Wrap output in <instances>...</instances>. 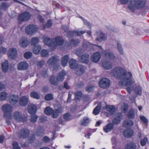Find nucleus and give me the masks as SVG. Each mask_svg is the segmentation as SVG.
<instances>
[{"label": "nucleus", "mask_w": 149, "mask_h": 149, "mask_svg": "<svg viewBox=\"0 0 149 149\" xmlns=\"http://www.w3.org/2000/svg\"><path fill=\"white\" fill-rule=\"evenodd\" d=\"M113 74L115 77L120 80L119 83L120 86H127V90L129 93L130 94L134 86L135 85V81H132L128 76L130 75L131 77V73L129 72L127 74L124 68L120 67H118L113 70Z\"/></svg>", "instance_id": "1"}, {"label": "nucleus", "mask_w": 149, "mask_h": 149, "mask_svg": "<svg viewBox=\"0 0 149 149\" xmlns=\"http://www.w3.org/2000/svg\"><path fill=\"white\" fill-rule=\"evenodd\" d=\"M145 0H130L128 4V8L131 12L134 13L136 9H140L145 6Z\"/></svg>", "instance_id": "2"}, {"label": "nucleus", "mask_w": 149, "mask_h": 149, "mask_svg": "<svg viewBox=\"0 0 149 149\" xmlns=\"http://www.w3.org/2000/svg\"><path fill=\"white\" fill-rule=\"evenodd\" d=\"M2 111L4 112V117L7 118L9 119L11 118L12 112L13 108L9 104H4L1 107Z\"/></svg>", "instance_id": "3"}, {"label": "nucleus", "mask_w": 149, "mask_h": 149, "mask_svg": "<svg viewBox=\"0 0 149 149\" xmlns=\"http://www.w3.org/2000/svg\"><path fill=\"white\" fill-rule=\"evenodd\" d=\"M60 60L58 56H54L48 59L47 62L49 65H54L56 68L54 67V69H56V68H57L59 66L58 62Z\"/></svg>", "instance_id": "4"}, {"label": "nucleus", "mask_w": 149, "mask_h": 149, "mask_svg": "<svg viewBox=\"0 0 149 149\" xmlns=\"http://www.w3.org/2000/svg\"><path fill=\"white\" fill-rule=\"evenodd\" d=\"M30 134L29 130L26 129H22L17 132L19 138L25 139Z\"/></svg>", "instance_id": "5"}, {"label": "nucleus", "mask_w": 149, "mask_h": 149, "mask_svg": "<svg viewBox=\"0 0 149 149\" xmlns=\"http://www.w3.org/2000/svg\"><path fill=\"white\" fill-rule=\"evenodd\" d=\"M31 15L29 12H25L22 13L18 17L19 22L21 23L24 21H28L30 18Z\"/></svg>", "instance_id": "6"}, {"label": "nucleus", "mask_w": 149, "mask_h": 149, "mask_svg": "<svg viewBox=\"0 0 149 149\" xmlns=\"http://www.w3.org/2000/svg\"><path fill=\"white\" fill-rule=\"evenodd\" d=\"M78 59L80 62L87 64L89 61V55L87 53H85L81 55L78 56Z\"/></svg>", "instance_id": "7"}, {"label": "nucleus", "mask_w": 149, "mask_h": 149, "mask_svg": "<svg viewBox=\"0 0 149 149\" xmlns=\"http://www.w3.org/2000/svg\"><path fill=\"white\" fill-rule=\"evenodd\" d=\"M13 116L14 119L18 122H25L27 119L24 118L22 116V113L19 111H17L14 112Z\"/></svg>", "instance_id": "8"}, {"label": "nucleus", "mask_w": 149, "mask_h": 149, "mask_svg": "<svg viewBox=\"0 0 149 149\" xmlns=\"http://www.w3.org/2000/svg\"><path fill=\"white\" fill-rule=\"evenodd\" d=\"M37 30L36 25H29L26 27L25 31L27 34L32 35Z\"/></svg>", "instance_id": "9"}, {"label": "nucleus", "mask_w": 149, "mask_h": 149, "mask_svg": "<svg viewBox=\"0 0 149 149\" xmlns=\"http://www.w3.org/2000/svg\"><path fill=\"white\" fill-rule=\"evenodd\" d=\"M17 51L14 48L9 49L8 52V57L10 59H15L17 56Z\"/></svg>", "instance_id": "10"}, {"label": "nucleus", "mask_w": 149, "mask_h": 149, "mask_svg": "<svg viewBox=\"0 0 149 149\" xmlns=\"http://www.w3.org/2000/svg\"><path fill=\"white\" fill-rule=\"evenodd\" d=\"M110 81L107 78L102 79L99 82V86L101 88H106L108 87L110 84Z\"/></svg>", "instance_id": "11"}, {"label": "nucleus", "mask_w": 149, "mask_h": 149, "mask_svg": "<svg viewBox=\"0 0 149 149\" xmlns=\"http://www.w3.org/2000/svg\"><path fill=\"white\" fill-rule=\"evenodd\" d=\"M85 33V31H69L67 33V36L69 38H71L74 36H81Z\"/></svg>", "instance_id": "12"}, {"label": "nucleus", "mask_w": 149, "mask_h": 149, "mask_svg": "<svg viewBox=\"0 0 149 149\" xmlns=\"http://www.w3.org/2000/svg\"><path fill=\"white\" fill-rule=\"evenodd\" d=\"M28 67V63L25 61H23L20 62L18 64L17 69L19 70H27Z\"/></svg>", "instance_id": "13"}, {"label": "nucleus", "mask_w": 149, "mask_h": 149, "mask_svg": "<svg viewBox=\"0 0 149 149\" xmlns=\"http://www.w3.org/2000/svg\"><path fill=\"white\" fill-rule=\"evenodd\" d=\"M76 74L78 75H81L83 74L85 71L84 66L81 65H77L75 69Z\"/></svg>", "instance_id": "14"}, {"label": "nucleus", "mask_w": 149, "mask_h": 149, "mask_svg": "<svg viewBox=\"0 0 149 149\" xmlns=\"http://www.w3.org/2000/svg\"><path fill=\"white\" fill-rule=\"evenodd\" d=\"M18 97L17 95H12L9 97V102L12 105L15 104L18 102Z\"/></svg>", "instance_id": "15"}, {"label": "nucleus", "mask_w": 149, "mask_h": 149, "mask_svg": "<svg viewBox=\"0 0 149 149\" xmlns=\"http://www.w3.org/2000/svg\"><path fill=\"white\" fill-rule=\"evenodd\" d=\"M28 98L25 96L21 97L19 100V104L20 106H25L28 104Z\"/></svg>", "instance_id": "16"}, {"label": "nucleus", "mask_w": 149, "mask_h": 149, "mask_svg": "<svg viewBox=\"0 0 149 149\" xmlns=\"http://www.w3.org/2000/svg\"><path fill=\"white\" fill-rule=\"evenodd\" d=\"M133 131L131 129H127L125 130L123 134L124 136L126 138H129L132 136L133 134Z\"/></svg>", "instance_id": "17"}, {"label": "nucleus", "mask_w": 149, "mask_h": 149, "mask_svg": "<svg viewBox=\"0 0 149 149\" xmlns=\"http://www.w3.org/2000/svg\"><path fill=\"white\" fill-rule=\"evenodd\" d=\"M45 129L41 127H39L36 128L35 134L38 136H42L44 134Z\"/></svg>", "instance_id": "18"}, {"label": "nucleus", "mask_w": 149, "mask_h": 149, "mask_svg": "<svg viewBox=\"0 0 149 149\" xmlns=\"http://www.w3.org/2000/svg\"><path fill=\"white\" fill-rule=\"evenodd\" d=\"M101 57L100 54L98 52H96L93 55L92 61L93 62L96 63L98 62Z\"/></svg>", "instance_id": "19"}, {"label": "nucleus", "mask_w": 149, "mask_h": 149, "mask_svg": "<svg viewBox=\"0 0 149 149\" xmlns=\"http://www.w3.org/2000/svg\"><path fill=\"white\" fill-rule=\"evenodd\" d=\"M29 112L31 114H35L37 110V107L35 105L30 104L28 106Z\"/></svg>", "instance_id": "20"}, {"label": "nucleus", "mask_w": 149, "mask_h": 149, "mask_svg": "<svg viewBox=\"0 0 149 149\" xmlns=\"http://www.w3.org/2000/svg\"><path fill=\"white\" fill-rule=\"evenodd\" d=\"M102 65L105 69L107 70L111 69L113 68V64L111 61H104L102 63Z\"/></svg>", "instance_id": "21"}, {"label": "nucleus", "mask_w": 149, "mask_h": 149, "mask_svg": "<svg viewBox=\"0 0 149 149\" xmlns=\"http://www.w3.org/2000/svg\"><path fill=\"white\" fill-rule=\"evenodd\" d=\"M66 74L65 72L62 70L59 73L58 75L56 77V80L58 81H62L63 80L64 78V77Z\"/></svg>", "instance_id": "22"}, {"label": "nucleus", "mask_w": 149, "mask_h": 149, "mask_svg": "<svg viewBox=\"0 0 149 149\" xmlns=\"http://www.w3.org/2000/svg\"><path fill=\"white\" fill-rule=\"evenodd\" d=\"M62 107H60L54 110H53V112L52 113H53L52 117L53 118H57L59 115V113L62 112Z\"/></svg>", "instance_id": "23"}, {"label": "nucleus", "mask_w": 149, "mask_h": 149, "mask_svg": "<svg viewBox=\"0 0 149 149\" xmlns=\"http://www.w3.org/2000/svg\"><path fill=\"white\" fill-rule=\"evenodd\" d=\"M64 41L63 38L60 36H58L55 39V43L58 46L62 45L64 43Z\"/></svg>", "instance_id": "24"}, {"label": "nucleus", "mask_w": 149, "mask_h": 149, "mask_svg": "<svg viewBox=\"0 0 149 149\" xmlns=\"http://www.w3.org/2000/svg\"><path fill=\"white\" fill-rule=\"evenodd\" d=\"M41 50V47L40 45H35L33 47V52L35 54L37 55L39 54Z\"/></svg>", "instance_id": "25"}, {"label": "nucleus", "mask_w": 149, "mask_h": 149, "mask_svg": "<svg viewBox=\"0 0 149 149\" xmlns=\"http://www.w3.org/2000/svg\"><path fill=\"white\" fill-rule=\"evenodd\" d=\"M77 61L73 59H71L69 62L70 66V68L72 69H75L78 64H77Z\"/></svg>", "instance_id": "26"}, {"label": "nucleus", "mask_w": 149, "mask_h": 149, "mask_svg": "<svg viewBox=\"0 0 149 149\" xmlns=\"http://www.w3.org/2000/svg\"><path fill=\"white\" fill-rule=\"evenodd\" d=\"M20 46L23 47H26L29 44L28 41L26 39L22 38L19 41Z\"/></svg>", "instance_id": "27"}, {"label": "nucleus", "mask_w": 149, "mask_h": 149, "mask_svg": "<svg viewBox=\"0 0 149 149\" xmlns=\"http://www.w3.org/2000/svg\"><path fill=\"white\" fill-rule=\"evenodd\" d=\"M104 53L105 54V56L107 58L113 60L115 58L114 55L112 52H107L105 51Z\"/></svg>", "instance_id": "28"}, {"label": "nucleus", "mask_w": 149, "mask_h": 149, "mask_svg": "<svg viewBox=\"0 0 149 149\" xmlns=\"http://www.w3.org/2000/svg\"><path fill=\"white\" fill-rule=\"evenodd\" d=\"M114 127L112 123H110L108 125L104 128V131L106 132H107L110 131L113 129Z\"/></svg>", "instance_id": "29"}, {"label": "nucleus", "mask_w": 149, "mask_h": 149, "mask_svg": "<svg viewBox=\"0 0 149 149\" xmlns=\"http://www.w3.org/2000/svg\"><path fill=\"white\" fill-rule=\"evenodd\" d=\"M69 59V57L68 55H65L63 57L61 61L62 65L63 67L66 65Z\"/></svg>", "instance_id": "30"}, {"label": "nucleus", "mask_w": 149, "mask_h": 149, "mask_svg": "<svg viewBox=\"0 0 149 149\" xmlns=\"http://www.w3.org/2000/svg\"><path fill=\"white\" fill-rule=\"evenodd\" d=\"M133 123L130 120H126L123 122V125L125 127H130L133 125Z\"/></svg>", "instance_id": "31"}, {"label": "nucleus", "mask_w": 149, "mask_h": 149, "mask_svg": "<svg viewBox=\"0 0 149 149\" xmlns=\"http://www.w3.org/2000/svg\"><path fill=\"white\" fill-rule=\"evenodd\" d=\"M125 149H136V146L133 143L130 142L126 145Z\"/></svg>", "instance_id": "32"}, {"label": "nucleus", "mask_w": 149, "mask_h": 149, "mask_svg": "<svg viewBox=\"0 0 149 149\" xmlns=\"http://www.w3.org/2000/svg\"><path fill=\"white\" fill-rule=\"evenodd\" d=\"M8 61H6L5 62H3L2 64V68L3 71L4 72H6L8 70Z\"/></svg>", "instance_id": "33"}, {"label": "nucleus", "mask_w": 149, "mask_h": 149, "mask_svg": "<svg viewBox=\"0 0 149 149\" xmlns=\"http://www.w3.org/2000/svg\"><path fill=\"white\" fill-rule=\"evenodd\" d=\"M101 103L99 102L93 110V113L94 114L97 115L99 113L101 109Z\"/></svg>", "instance_id": "34"}, {"label": "nucleus", "mask_w": 149, "mask_h": 149, "mask_svg": "<svg viewBox=\"0 0 149 149\" xmlns=\"http://www.w3.org/2000/svg\"><path fill=\"white\" fill-rule=\"evenodd\" d=\"M106 39L105 35L102 33H101L99 36L96 38V40L99 42H102Z\"/></svg>", "instance_id": "35"}, {"label": "nucleus", "mask_w": 149, "mask_h": 149, "mask_svg": "<svg viewBox=\"0 0 149 149\" xmlns=\"http://www.w3.org/2000/svg\"><path fill=\"white\" fill-rule=\"evenodd\" d=\"M89 119L87 117H84L83 119L80 121L81 125L84 126H86L89 122Z\"/></svg>", "instance_id": "36"}, {"label": "nucleus", "mask_w": 149, "mask_h": 149, "mask_svg": "<svg viewBox=\"0 0 149 149\" xmlns=\"http://www.w3.org/2000/svg\"><path fill=\"white\" fill-rule=\"evenodd\" d=\"M44 42L46 45L49 46L53 45V42L52 39L49 38H45L44 39Z\"/></svg>", "instance_id": "37"}, {"label": "nucleus", "mask_w": 149, "mask_h": 149, "mask_svg": "<svg viewBox=\"0 0 149 149\" xmlns=\"http://www.w3.org/2000/svg\"><path fill=\"white\" fill-rule=\"evenodd\" d=\"M30 96L31 97L39 99L40 98V95L37 92L32 91L30 93Z\"/></svg>", "instance_id": "38"}, {"label": "nucleus", "mask_w": 149, "mask_h": 149, "mask_svg": "<svg viewBox=\"0 0 149 149\" xmlns=\"http://www.w3.org/2000/svg\"><path fill=\"white\" fill-rule=\"evenodd\" d=\"M106 109L111 114H113L115 112V108L112 106H107Z\"/></svg>", "instance_id": "39"}, {"label": "nucleus", "mask_w": 149, "mask_h": 149, "mask_svg": "<svg viewBox=\"0 0 149 149\" xmlns=\"http://www.w3.org/2000/svg\"><path fill=\"white\" fill-rule=\"evenodd\" d=\"M79 41L78 39H72L70 41V45L71 46H77L79 43Z\"/></svg>", "instance_id": "40"}, {"label": "nucleus", "mask_w": 149, "mask_h": 149, "mask_svg": "<svg viewBox=\"0 0 149 149\" xmlns=\"http://www.w3.org/2000/svg\"><path fill=\"white\" fill-rule=\"evenodd\" d=\"M134 91L136 94L141 95L142 93V88L140 86H137L134 89Z\"/></svg>", "instance_id": "41"}, {"label": "nucleus", "mask_w": 149, "mask_h": 149, "mask_svg": "<svg viewBox=\"0 0 149 149\" xmlns=\"http://www.w3.org/2000/svg\"><path fill=\"white\" fill-rule=\"evenodd\" d=\"M49 81L50 83L54 85H57L58 84V82L56 80V79L55 77L53 76H51L49 79Z\"/></svg>", "instance_id": "42"}, {"label": "nucleus", "mask_w": 149, "mask_h": 149, "mask_svg": "<svg viewBox=\"0 0 149 149\" xmlns=\"http://www.w3.org/2000/svg\"><path fill=\"white\" fill-rule=\"evenodd\" d=\"M117 48L119 54L122 55L123 54V49L122 48V46L120 43L119 41H118L117 42Z\"/></svg>", "instance_id": "43"}, {"label": "nucleus", "mask_w": 149, "mask_h": 149, "mask_svg": "<svg viewBox=\"0 0 149 149\" xmlns=\"http://www.w3.org/2000/svg\"><path fill=\"white\" fill-rule=\"evenodd\" d=\"M39 42V38L37 37H34L31 40V42L32 45L34 46L36 45V44H38Z\"/></svg>", "instance_id": "44"}, {"label": "nucleus", "mask_w": 149, "mask_h": 149, "mask_svg": "<svg viewBox=\"0 0 149 149\" xmlns=\"http://www.w3.org/2000/svg\"><path fill=\"white\" fill-rule=\"evenodd\" d=\"M53 112V109L50 107H47L45 110V113L47 115H51Z\"/></svg>", "instance_id": "45"}, {"label": "nucleus", "mask_w": 149, "mask_h": 149, "mask_svg": "<svg viewBox=\"0 0 149 149\" xmlns=\"http://www.w3.org/2000/svg\"><path fill=\"white\" fill-rule=\"evenodd\" d=\"M54 97L53 94L49 93L45 96V99L46 101H48L52 100L54 99Z\"/></svg>", "instance_id": "46"}, {"label": "nucleus", "mask_w": 149, "mask_h": 149, "mask_svg": "<svg viewBox=\"0 0 149 149\" xmlns=\"http://www.w3.org/2000/svg\"><path fill=\"white\" fill-rule=\"evenodd\" d=\"M135 113L134 110L131 109L127 114V117L129 118H133L135 116Z\"/></svg>", "instance_id": "47"}, {"label": "nucleus", "mask_w": 149, "mask_h": 149, "mask_svg": "<svg viewBox=\"0 0 149 149\" xmlns=\"http://www.w3.org/2000/svg\"><path fill=\"white\" fill-rule=\"evenodd\" d=\"M7 94L5 92H3L0 93V99L2 100H4L7 98Z\"/></svg>", "instance_id": "48"}, {"label": "nucleus", "mask_w": 149, "mask_h": 149, "mask_svg": "<svg viewBox=\"0 0 149 149\" xmlns=\"http://www.w3.org/2000/svg\"><path fill=\"white\" fill-rule=\"evenodd\" d=\"M9 6L8 3L4 2H3L0 6V8L1 9H5L7 8Z\"/></svg>", "instance_id": "49"}, {"label": "nucleus", "mask_w": 149, "mask_h": 149, "mask_svg": "<svg viewBox=\"0 0 149 149\" xmlns=\"http://www.w3.org/2000/svg\"><path fill=\"white\" fill-rule=\"evenodd\" d=\"M32 55V54L31 52H27L24 53V56L25 58L28 59L31 58Z\"/></svg>", "instance_id": "50"}, {"label": "nucleus", "mask_w": 149, "mask_h": 149, "mask_svg": "<svg viewBox=\"0 0 149 149\" xmlns=\"http://www.w3.org/2000/svg\"><path fill=\"white\" fill-rule=\"evenodd\" d=\"M36 139L35 135H31L29 137L28 140V142L30 143H32L34 142Z\"/></svg>", "instance_id": "51"}, {"label": "nucleus", "mask_w": 149, "mask_h": 149, "mask_svg": "<svg viewBox=\"0 0 149 149\" xmlns=\"http://www.w3.org/2000/svg\"><path fill=\"white\" fill-rule=\"evenodd\" d=\"M75 97L78 99H79L81 97L82 93L80 91H77L74 93Z\"/></svg>", "instance_id": "52"}, {"label": "nucleus", "mask_w": 149, "mask_h": 149, "mask_svg": "<svg viewBox=\"0 0 149 149\" xmlns=\"http://www.w3.org/2000/svg\"><path fill=\"white\" fill-rule=\"evenodd\" d=\"M13 149H20L18 143L17 142H14L13 143Z\"/></svg>", "instance_id": "53"}, {"label": "nucleus", "mask_w": 149, "mask_h": 149, "mask_svg": "<svg viewBox=\"0 0 149 149\" xmlns=\"http://www.w3.org/2000/svg\"><path fill=\"white\" fill-rule=\"evenodd\" d=\"M94 87L93 85L88 86L86 87V91L88 92H91L93 90Z\"/></svg>", "instance_id": "54"}, {"label": "nucleus", "mask_w": 149, "mask_h": 149, "mask_svg": "<svg viewBox=\"0 0 149 149\" xmlns=\"http://www.w3.org/2000/svg\"><path fill=\"white\" fill-rule=\"evenodd\" d=\"M64 119L66 120H68L70 119L71 115L69 113H65L63 116Z\"/></svg>", "instance_id": "55"}, {"label": "nucleus", "mask_w": 149, "mask_h": 149, "mask_svg": "<svg viewBox=\"0 0 149 149\" xmlns=\"http://www.w3.org/2000/svg\"><path fill=\"white\" fill-rule=\"evenodd\" d=\"M41 55L43 57H47L48 55L47 50H46L45 49H44L42 50L41 52Z\"/></svg>", "instance_id": "56"}, {"label": "nucleus", "mask_w": 149, "mask_h": 149, "mask_svg": "<svg viewBox=\"0 0 149 149\" xmlns=\"http://www.w3.org/2000/svg\"><path fill=\"white\" fill-rule=\"evenodd\" d=\"M38 118V116L36 115L32 116L31 117V118L30 119V120L32 123H34L36 121Z\"/></svg>", "instance_id": "57"}, {"label": "nucleus", "mask_w": 149, "mask_h": 149, "mask_svg": "<svg viewBox=\"0 0 149 149\" xmlns=\"http://www.w3.org/2000/svg\"><path fill=\"white\" fill-rule=\"evenodd\" d=\"M52 24L51 21L50 20H48L47 23L46 25L44 26V29L48 28L51 27L52 25Z\"/></svg>", "instance_id": "58"}, {"label": "nucleus", "mask_w": 149, "mask_h": 149, "mask_svg": "<svg viewBox=\"0 0 149 149\" xmlns=\"http://www.w3.org/2000/svg\"><path fill=\"white\" fill-rule=\"evenodd\" d=\"M140 118L141 120L145 124H146L148 123V120L147 118L144 116H141Z\"/></svg>", "instance_id": "59"}, {"label": "nucleus", "mask_w": 149, "mask_h": 149, "mask_svg": "<svg viewBox=\"0 0 149 149\" xmlns=\"http://www.w3.org/2000/svg\"><path fill=\"white\" fill-rule=\"evenodd\" d=\"M148 141V139L147 138L145 137L143 139L141 140V144L142 146H144L146 144V142Z\"/></svg>", "instance_id": "60"}, {"label": "nucleus", "mask_w": 149, "mask_h": 149, "mask_svg": "<svg viewBox=\"0 0 149 149\" xmlns=\"http://www.w3.org/2000/svg\"><path fill=\"white\" fill-rule=\"evenodd\" d=\"M120 119H118L117 118H113L112 120V123L114 125H117L120 123Z\"/></svg>", "instance_id": "61"}, {"label": "nucleus", "mask_w": 149, "mask_h": 149, "mask_svg": "<svg viewBox=\"0 0 149 149\" xmlns=\"http://www.w3.org/2000/svg\"><path fill=\"white\" fill-rule=\"evenodd\" d=\"M50 140V139L47 136H44L42 138V141L45 143L49 142Z\"/></svg>", "instance_id": "62"}, {"label": "nucleus", "mask_w": 149, "mask_h": 149, "mask_svg": "<svg viewBox=\"0 0 149 149\" xmlns=\"http://www.w3.org/2000/svg\"><path fill=\"white\" fill-rule=\"evenodd\" d=\"M84 86V84L83 82H80L76 85V87L77 88H81Z\"/></svg>", "instance_id": "63"}, {"label": "nucleus", "mask_w": 149, "mask_h": 149, "mask_svg": "<svg viewBox=\"0 0 149 149\" xmlns=\"http://www.w3.org/2000/svg\"><path fill=\"white\" fill-rule=\"evenodd\" d=\"M90 45V44L87 42H84L83 44V47L85 49H87L88 47H89Z\"/></svg>", "instance_id": "64"}]
</instances>
